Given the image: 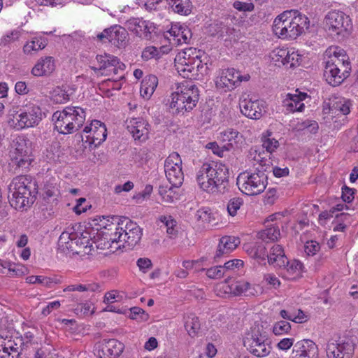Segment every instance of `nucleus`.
<instances>
[{
    "mask_svg": "<svg viewBox=\"0 0 358 358\" xmlns=\"http://www.w3.org/2000/svg\"><path fill=\"white\" fill-rule=\"evenodd\" d=\"M229 168L222 163H204L196 173V181L201 189L208 193L228 191Z\"/></svg>",
    "mask_w": 358,
    "mask_h": 358,
    "instance_id": "f257e3e1",
    "label": "nucleus"
},
{
    "mask_svg": "<svg viewBox=\"0 0 358 358\" xmlns=\"http://www.w3.org/2000/svg\"><path fill=\"white\" fill-rule=\"evenodd\" d=\"M38 194V185L30 176L15 177L8 187V199L12 207L17 210L32 205Z\"/></svg>",
    "mask_w": 358,
    "mask_h": 358,
    "instance_id": "f03ea898",
    "label": "nucleus"
},
{
    "mask_svg": "<svg viewBox=\"0 0 358 358\" xmlns=\"http://www.w3.org/2000/svg\"><path fill=\"white\" fill-rule=\"evenodd\" d=\"M329 59L326 62L324 78L331 86L340 85L351 71V65L345 51L338 47H331L326 51Z\"/></svg>",
    "mask_w": 358,
    "mask_h": 358,
    "instance_id": "7ed1b4c3",
    "label": "nucleus"
},
{
    "mask_svg": "<svg viewBox=\"0 0 358 358\" xmlns=\"http://www.w3.org/2000/svg\"><path fill=\"white\" fill-rule=\"evenodd\" d=\"M309 22L298 10H287L275 19L273 31L280 38L295 39L308 28Z\"/></svg>",
    "mask_w": 358,
    "mask_h": 358,
    "instance_id": "20e7f679",
    "label": "nucleus"
},
{
    "mask_svg": "<svg viewBox=\"0 0 358 358\" xmlns=\"http://www.w3.org/2000/svg\"><path fill=\"white\" fill-rule=\"evenodd\" d=\"M85 111L80 107H66L52 115L55 129L62 134H70L79 130L85 121Z\"/></svg>",
    "mask_w": 358,
    "mask_h": 358,
    "instance_id": "39448f33",
    "label": "nucleus"
},
{
    "mask_svg": "<svg viewBox=\"0 0 358 358\" xmlns=\"http://www.w3.org/2000/svg\"><path fill=\"white\" fill-rule=\"evenodd\" d=\"M170 108L173 113L184 115L192 110L199 100V90L194 85H187L178 88L171 94Z\"/></svg>",
    "mask_w": 358,
    "mask_h": 358,
    "instance_id": "423d86ee",
    "label": "nucleus"
},
{
    "mask_svg": "<svg viewBox=\"0 0 358 358\" xmlns=\"http://www.w3.org/2000/svg\"><path fill=\"white\" fill-rule=\"evenodd\" d=\"M244 345L252 355L257 357L268 356L272 350L268 334L259 323H255L250 328L244 341Z\"/></svg>",
    "mask_w": 358,
    "mask_h": 358,
    "instance_id": "0eeeda50",
    "label": "nucleus"
},
{
    "mask_svg": "<svg viewBox=\"0 0 358 358\" xmlns=\"http://www.w3.org/2000/svg\"><path fill=\"white\" fill-rule=\"evenodd\" d=\"M9 166L15 172L27 171L34 160L29 141L19 138L9 151Z\"/></svg>",
    "mask_w": 358,
    "mask_h": 358,
    "instance_id": "6e6552de",
    "label": "nucleus"
},
{
    "mask_svg": "<svg viewBox=\"0 0 358 358\" xmlns=\"http://www.w3.org/2000/svg\"><path fill=\"white\" fill-rule=\"evenodd\" d=\"M268 177L262 171L259 173H241L237 179L236 185L240 191L248 196L257 195L264 191L268 184Z\"/></svg>",
    "mask_w": 358,
    "mask_h": 358,
    "instance_id": "1a4fd4ad",
    "label": "nucleus"
},
{
    "mask_svg": "<svg viewBox=\"0 0 358 358\" xmlns=\"http://www.w3.org/2000/svg\"><path fill=\"white\" fill-rule=\"evenodd\" d=\"M42 120V111L41 108L34 103L26 105L13 116V118L8 120L10 127L17 130L34 127Z\"/></svg>",
    "mask_w": 358,
    "mask_h": 358,
    "instance_id": "9d476101",
    "label": "nucleus"
},
{
    "mask_svg": "<svg viewBox=\"0 0 358 358\" xmlns=\"http://www.w3.org/2000/svg\"><path fill=\"white\" fill-rule=\"evenodd\" d=\"M324 21L330 34L338 38L348 36L352 27L350 17L340 10L329 12L325 16Z\"/></svg>",
    "mask_w": 358,
    "mask_h": 358,
    "instance_id": "9b49d317",
    "label": "nucleus"
},
{
    "mask_svg": "<svg viewBox=\"0 0 358 358\" xmlns=\"http://www.w3.org/2000/svg\"><path fill=\"white\" fill-rule=\"evenodd\" d=\"M250 78L249 74L242 76L234 68L223 69L215 79V86L217 89L225 92H229L238 87L243 81H248Z\"/></svg>",
    "mask_w": 358,
    "mask_h": 358,
    "instance_id": "f8f14e48",
    "label": "nucleus"
},
{
    "mask_svg": "<svg viewBox=\"0 0 358 358\" xmlns=\"http://www.w3.org/2000/svg\"><path fill=\"white\" fill-rule=\"evenodd\" d=\"M164 171L166 176L171 185L179 187L184 180L182 171V159L178 152H173L165 160Z\"/></svg>",
    "mask_w": 358,
    "mask_h": 358,
    "instance_id": "ddd939ff",
    "label": "nucleus"
},
{
    "mask_svg": "<svg viewBox=\"0 0 358 358\" xmlns=\"http://www.w3.org/2000/svg\"><path fill=\"white\" fill-rule=\"evenodd\" d=\"M124 349V345L117 339H103L94 345V354L98 358H117Z\"/></svg>",
    "mask_w": 358,
    "mask_h": 358,
    "instance_id": "4468645a",
    "label": "nucleus"
},
{
    "mask_svg": "<svg viewBox=\"0 0 358 358\" xmlns=\"http://www.w3.org/2000/svg\"><path fill=\"white\" fill-rule=\"evenodd\" d=\"M97 38L103 43L110 42L119 48H124L128 42V32L125 28L115 24L97 34Z\"/></svg>",
    "mask_w": 358,
    "mask_h": 358,
    "instance_id": "2eb2a0df",
    "label": "nucleus"
},
{
    "mask_svg": "<svg viewBox=\"0 0 358 358\" xmlns=\"http://www.w3.org/2000/svg\"><path fill=\"white\" fill-rule=\"evenodd\" d=\"M355 344L350 339L337 343L329 341L327 344V356L328 358H352L354 355Z\"/></svg>",
    "mask_w": 358,
    "mask_h": 358,
    "instance_id": "dca6fc26",
    "label": "nucleus"
},
{
    "mask_svg": "<svg viewBox=\"0 0 358 358\" xmlns=\"http://www.w3.org/2000/svg\"><path fill=\"white\" fill-rule=\"evenodd\" d=\"M239 106L242 114L252 120L260 119L266 112L265 102L262 100L241 99Z\"/></svg>",
    "mask_w": 358,
    "mask_h": 358,
    "instance_id": "f3484780",
    "label": "nucleus"
},
{
    "mask_svg": "<svg viewBox=\"0 0 358 358\" xmlns=\"http://www.w3.org/2000/svg\"><path fill=\"white\" fill-rule=\"evenodd\" d=\"M126 25L127 28L136 36L146 40L151 39V34L155 29L154 23L138 17L129 19L126 22Z\"/></svg>",
    "mask_w": 358,
    "mask_h": 358,
    "instance_id": "a211bd4d",
    "label": "nucleus"
},
{
    "mask_svg": "<svg viewBox=\"0 0 358 358\" xmlns=\"http://www.w3.org/2000/svg\"><path fill=\"white\" fill-rule=\"evenodd\" d=\"M293 358H319L317 345L311 340L296 342L292 350Z\"/></svg>",
    "mask_w": 358,
    "mask_h": 358,
    "instance_id": "6ab92c4d",
    "label": "nucleus"
},
{
    "mask_svg": "<svg viewBox=\"0 0 358 358\" xmlns=\"http://www.w3.org/2000/svg\"><path fill=\"white\" fill-rule=\"evenodd\" d=\"M96 59L99 65H100V69L106 71V73L102 72L101 75H110L108 72L110 71L109 70L110 67H113L112 71L114 74H117L119 70L124 71L126 67L117 57L110 54L98 55L96 57Z\"/></svg>",
    "mask_w": 358,
    "mask_h": 358,
    "instance_id": "aec40b11",
    "label": "nucleus"
},
{
    "mask_svg": "<svg viewBox=\"0 0 358 358\" xmlns=\"http://www.w3.org/2000/svg\"><path fill=\"white\" fill-rule=\"evenodd\" d=\"M92 127L98 128V130L93 131L92 135L87 136V139L90 144H94L95 146L99 145L107 137V130L103 123L99 120L92 121L90 125L85 126L83 131L88 134L92 131Z\"/></svg>",
    "mask_w": 358,
    "mask_h": 358,
    "instance_id": "412c9836",
    "label": "nucleus"
},
{
    "mask_svg": "<svg viewBox=\"0 0 358 358\" xmlns=\"http://www.w3.org/2000/svg\"><path fill=\"white\" fill-rule=\"evenodd\" d=\"M148 123L142 118H133L127 126L129 131L135 139L141 141L148 138Z\"/></svg>",
    "mask_w": 358,
    "mask_h": 358,
    "instance_id": "4be33fe9",
    "label": "nucleus"
},
{
    "mask_svg": "<svg viewBox=\"0 0 358 358\" xmlns=\"http://www.w3.org/2000/svg\"><path fill=\"white\" fill-rule=\"evenodd\" d=\"M55 69L53 57H45L38 60L32 68L31 73L34 76H46L50 75Z\"/></svg>",
    "mask_w": 358,
    "mask_h": 358,
    "instance_id": "5701e85b",
    "label": "nucleus"
},
{
    "mask_svg": "<svg viewBox=\"0 0 358 358\" xmlns=\"http://www.w3.org/2000/svg\"><path fill=\"white\" fill-rule=\"evenodd\" d=\"M307 96V94L303 92H299L298 94L288 93L283 101V106L286 107L288 112H301L304 108V103H302V101Z\"/></svg>",
    "mask_w": 358,
    "mask_h": 358,
    "instance_id": "b1692460",
    "label": "nucleus"
},
{
    "mask_svg": "<svg viewBox=\"0 0 358 358\" xmlns=\"http://www.w3.org/2000/svg\"><path fill=\"white\" fill-rule=\"evenodd\" d=\"M193 58H186L185 55L180 54L176 56L175 59L176 67L178 72L183 78H192L195 74L194 73V66L192 64Z\"/></svg>",
    "mask_w": 358,
    "mask_h": 358,
    "instance_id": "393cba45",
    "label": "nucleus"
},
{
    "mask_svg": "<svg viewBox=\"0 0 358 358\" xmlns=\"http://www.w3.org/2000/svg\"><path fill=\"white\" fill-rule=\"evenodd\" d=\"M92 241V236L89 231H84L80 234V236L74 239L72 242L76 246V250H69L73 253L77 255L80 254H90L93 247V243Z\"/></svg>",
    "mask_w": 358,
    "mask_h": 358,
    "instance_id": "a878e982",
    "label": "nucleus"
},
{
    "mask_svg": "<svg viewBox=\"0 0 358 358\" xmlns=\"http://www.w3.org/2000/svg\"><path fill=\"white\" fill-rule=\"evenodd\" d=\"M245 250L247 253L253 259H257L259 263L265 262L266 259L268 261V254L266 251L264 243L262 242H256L254 245H245Z\"/></svg>",
    "mask_w": 358,
    "mask_h": 358,
    "instance_id": "bb28decb",
    "label": "nucleus"
},
{
    "mask_svg": "<svg viewBox=\"0 0 358 358\" xmlns=\"http://www.w3.org/2000/svg\"><path fill=\"white\" fill-rule=\"evenodd\" d=\"M280 236V229L277 223L266 224V229L258 232L257 235L258 239L266 243L278 241Z\"/></svg>",
    "mask_w": 358,
    "mask_h": 358,
    "instance_id": "cd10ccee",
    "label": "nucleus"
},
{
    "mask_svg": "<svg viewBox=\"0 0 358 358\" xmlns=\"http://www.w3.org/2000/svg\"><path fill=\"white\" fill-rule=\"evenodd\" d=\"M76 238H78V234L75 232L74 229L71 227L62 233L59 238L58 245L64 251L67 250L69 252V250H76V246L72 242L74 239H76Z\"/></svg>",
    "mask_w": 358,
    "mask_h": 358,
    "instance_id": "c85d7f7f",
    "label": "nucleus"
},
{
    "mask_svg": "<svg viewBox=\"0 0 358 358\" xmlns=\"http://www.w3.org/2000/svg\"><path fill=\"white\" fill-rule=\"evenodd\" d=\"M158 85V78L155 75L147 76L142 81L140 88L141 95L149 99L153 94Z\"/></svg>",
    "mask_w": 358,
    "mask_h": 358,
    "instance_id": "c756f323",
    "label": "nucleus"
},
{
    "mask_svg": "<svg viewBox=\"0 0 358 358\" xmlns=\"http://www.w3.org/2000/svg\"><path fill=\"white\" fill-rule=\"evenodd\" d=\"M174 13L188 15L192 12V3L190 0H166Z\"/></svg>",
    "mask_w": 358,
    "mask_h": 358,
    "instance_id": "7c9ffc66",
    "label": "nucleus"
},
{
    "mask_svg": "<svg viewBox=\"0 0 358 358\" xmlns=\"http://www.w3.org/2000/svg\"><path fill=\"white\" fill-rule=\"evenodd\" d=\"M108 226L109 228L107 229V231H102L103 238L107 239L112 246L115 243L117 245L119 243H122V246L125 248L126 245L124 244L122 232L117 229V224L113 222Z\"/></svg>",
    "mask_w": 358,
    "mask_h": 358,
    "instance_id": "2f4dec72",
    "label": "nucleus"
},
{
    "mask_svg": "<svg viewBox=\"0 0 358 358\" xmlns=\"http://www.w3.org/2000/svg\"><path fill=\"white\" fill-rule=\"evenodd\" d=\"M167 52L168 50L166 46H160L159 48H157L155 46L150 45L147 46L143 49L141 57L145 61H148L152 59L157 60Z\"/></svg>",
    "mask_w": 358,
    "mask_h": 358,
    "instance_id": "473e14b6",
    "label": "nucleus"
},
{
    "mask_svg": "<svg viewBox=\"0 0 358 358\" xmlns=\"http://www.w3.org/2000/svg\"><path fill=\"white\" fill-rule=\"evenodd\" d=\"M113 221L117 222V229L122 232V236L127 234V232H131L138 226L136 222H134L128 217H122V219L117 217H113Z\"/></svg>",
    "mask_w": 358,
    "mask_h": 358,
    "instance_id": "72a5a7b5",
    "label": "nucleus"
},
{
    "mask_svg": "<svg viewBox=\"0 0 358 358\" xmlns=\"http://www.w3.org/2000/svg\"><path fill=\"white\" fill-rule=\"evenodd\" d=\"M142 234V229L139 226L132 231L124 234L123 241L124 245L128 246L129 249L133 248L141 241Z\"/></svg>",
    "mask_w": 358,
    "mask_h": 358,
    "instance_id": "f704fd0d",
    "label": "nucleus"
},
{
    "mask_svg": "<svg viewBox=\"0 0 358 358\" xmlns=\"http://www.w3.org/2000/svg\"><path fill=\"white\" fill-rule=\"evenodd\" d=\"M185 319V327L188 334L191 337L195 336L200 329L199 317H196L194 314L191 313L188 315Z\"/></svg>",
    "mask_w": 358,
    "mask_h": 358,
    "instance_id": "c9c22d12",
    "label": "nucleus"
},
{
    "mask_svg": "<svg viewBox=\"0 0 358 358\" xmlns=\"http://www.w3.org/2000/svg\"><path fill=\"white\" fill-rule=\"evenodd\" d=\"M196 217L198 221L204 224L213 226L215 224V218L210 208L203 207L199 209L196 213Z\"/></svg>",
    "mask_w": 358,
    "mask_h": 358,
    "instance_id": "e433bc0d",
    "label": "nucleus"
},
{
    "mask_svg": "<svg viewBox=\"0 0 358 358\" xmlns=\"http://www.w3.org/2000/svg\"><path fill=\"white\" fill-rule=\"evenodd\" d=\"M43 199H49L50 198L57 196L59 194V187L55 178H50L47 180L43 188Z\"/></svg>",
    "mask_w": 358,
    "mask_h": 358,
    "instance_id": "4c0bfd02",
    "label": "nucleus"
},
{
    "mask_svg": "<svg viewBox=\"0 0 358 358\" xmlns=\"http://www.w3.org/2000/svg\"><path fill=\"white\" fill-rule=\"evenodd\" d=\"M93 244H95L96 248L101 250L110 249V251H113V249H117L120 248L121 245H118L117 246L113 247L111 244L108 242L107 239L103 238V232L99 231L97 232V236H92V241Z\"/></svg>",
    "mask_w": 358,
    "mask_h": 358,
    "instance_id": "58836bf2",
    "label": "nucleus"
},
{
    "mask_svg": "<svg viewBox=\"0 0 358 358\" xmlns=\"http://www.w3.org/2000/svg\"><path fill=\"white\" fill-rule=\"evenodd\" d=\"M239 133L233 129H228L220 134V138L222 141H228L229 143L224 145L223 148L226 150H230L233 146V141L236 143V139L238 138Z\"/></svg>",
    "mask_w": 358,
    "mask_h": 358,
    "instance_id": "ea45409f",
    "label": "nucleus"
},
{
    "mask_svg": "<svg viewBox=\"0 0 358 358\" xmlns=\"http://www.w3.org/2000/svg\"><path fill=\"white\" fill-rule=\"evenodd\" d=\"M220 244L229 253L232 252L240 244V240L235 236H223L220 240Z\"/></svg>",
    "mask_w": 358,
    "mask_h": 358,
    "instance_id": "a19ab883",
    "label": "nucleus"
},
{
    "mask_svg": "<svg viewBox=\"0 0 358 358\" xmlns=\"http://www.w3.org/2000/svg\"><path fill=\"white\" fill-rule=\"evenodd\" d=\"M243 203V199L241 197L231 198L227 203V210L229 215L231 217L236 216L238 213V210Z\"/></svg>",
    "mask_w": 358,
    "mask_h": 358,
    "instance_id": "79ce46f5",
    "label": "nucleus"
},
{
    "mask_svg": "<svg viewBox=\"0 0 358 358\" xmlns=\"http://www.w3.org/2000/svg\"><path fill=\"white\" fill-rule=\"evenodd\" d=\"M51 99L55 103L62 104L69 101V95L64 89L57 87L53 90Z\"/></svg>",
    "mask_w": 358,
    "mask_h": 358,
    "instance_id": "37998d69",
    "label": "nucleus"
},
{
    "mask_svg": "<svg viewBox=\"0 0 358 358\" xmlns=\"http://www.w3.org/2000/svg\"><path fill=\"white\" fill-rule=\"evenodd\" d=\"M286 56H287V49H276L272 52L271 58L274 64L280 67L285 66Z\"/></svg>",
    "mask_w": 358,
    "mask_h": 358,
    "instance_id": "c03bdc74",
    "label": "nucleus"
},
{
    "mask_svg": "<svg viewBox=\"0 0 358 358\" xmlns=\"http://www.w3.org/2000/svg\"><path fill=\"white\" fill-rule=\"evenodd\" d=\"M159 220L166 227V232L171 237L176 236L178 231L176 227V221L171 215L161 216Z\"/></svg>",
    "mask_w": 358,
    "mask_h": 358,
    "instance_id": "a18cd8bd",
    "label": "nucleus"
},
{
    "mask_svg": "<svg viewBox=\"0 0 358 358\" xmlns=\"http://www.w3.org/2000/svg\"><path fill=\"white\" fill-rule=\"evenodd\" d=\"M251 285L245 281H238L235 283H232L230 286V292L234 295H241L242 294H247V292L250 289Z\"/></svg>",
    "mask_w": 358,
    "mask_h": 358,
    "instance_id": "49530a36",
    "label": "nucleus"
},
{
    "mask_svg": "<svg viewBox=\"0 0 358 358\" xmlns=\"http://www.w3.org/2000/svg\"><path fill=\"white\" fill-rule=\"evenodd\" d=\"M254 161L257 162V164H254V166H255V172L256 173H259L260 171H262V172L265 173V172L271 169V162L269 159L262 157L260 154H259L257 157H254Z\"/></svg>",
    "mask_w": 358,
    "mask_h": 358,
    "instance_id": "de8ad7c7",
    "label": "nucleus"
},
{
    "mask_svg": "<svg viewBox=\"0 0 358 358\" xmlns=\"http://www.w3.org/2000/svg\"><path fill=\"white\" fill-rule=\"evenodd\" d=\"M301 60V56L297 52L294 51L290 52V51L287 50V56H286L284 66L287 69L294 68L299 65Z\"/></svg>",
    "mask_w": 358,
    "mask_h": 358,
    "instance_id": "09e8293b",
    "label": "nucleus"
},
{
    "mask_svg": "<svg viewBox=\"0 0 358 358\" xmlns=\"http://www.w3.org/2000/svg\"><path fill=\"white\" fill-rule=\"evenodd\" d=\"M177 37L179 43H188L192 38L191 30L187 26H179Z\"/></svg>",
    "mask_w": 358,
    "mask_h": 358,
    "instance_id": "8fccbe9b",
    "label": "nucleus"
},
{
    "mask_svg": "<svg viewBox=\"0 0 358 358\" xmlns=\"http://www.w3.org/2000/svg\"><path fill=\"white\" fill-rule=\"evenodd\" d=\"M291 329L289 322L287 321H279L275 323L273 327V332L275 336L287 334Z\"/></svg>",
    "mask_w": 358,
    "mask_h": 358,
    "instance_id": "3c124183",
    "label": "nucleus"
},
{
    "mask_svg": "<svg viewBox=\"0 0 358 358\" xmlns=\"http://www.w3.org/2000/svg\"><path fill=\"white\" fill-rule=\"evenodd\" d=\"M203 271H206V275L209 278L220 279L224 275V268L222 266H213L208 269L203 268Z\"/></svg>",
    "mask_w": 358,
    "mask_h": 358,
    "instance_id": "603ef678",
    "label": "nucleus"
},
{
    "mask_svg": "<svg viewBox=\"0 0 358 358\" xmlns=\"http://www.w3.org/2000/svg\"><path fill=\"white\" fill-rule=\"evenodd\" d=\"M173 187L171 185L168 187V185H159V194L162 197L163 200L165 202L171 203L173 201V196L172 195V188Z\"/></svg>",
    "mask_w": 358,
    "mask_h": 358,
    "instance_id": "864d4df0",
    "label": "nucleus"
},
{
    "mask_svg": "<svg viewBox=\"0 0 358 358\" xmlns=\"http://www.w3.org/2000/svg\"><path fill=\"white\" fill-rule=\"evenodd\" d=\"M288 261L289 260L285 255H283L282 256H278L277 258L272 256H268V262L269 264H273L275 266L285 268L287 264H288Z\"/></svg>",
    "mask_w": 358,
    "mask_h": 358,
    "instance_id": "5fc2aeb1",
    "label": "nucleus"
},
{
    "mask_svg": "<svg viewBox=\"0 0 358 358\" xmlns=\"http://www.w3.org/2000/svg\"><path fill=\"white\" fill-rule=\"evenodd\" d=\"M278 145V141L273 138H262V146L266 148V151L270 154H271Z\"/></svg>",
    "mask_w": 358,
    "mask_h": 358,
    "instance_id": "6e6d98bb",
    "label": "nucleus"
},
{
    "mask_svg": "<svg viewBox=\"0 0 358 358\" xmlns=\"http://www.w3.org/2000/svg\"><path fill=\"white\" fill-rule=\"evenodd\" d=\"M233 6L235 9L241 12H251L255 9V6L250 1V2L236 1H234Z\"/></svg>",
    "mask_w": 358,
    "mask_h": 358,
    "instance_id": "4d7b16f0",
    "label": "nucleus"
},
{
    "mask_svg": "<svg viewBox=\"0 0 358 358\" xmlns=\"http://www.w3.org/2000/svg\"><path fill=\"white\" fill-rule=\"evenodd\" d=\"M320 249V244L314 241H307L304 246V251L308 256L315 255Z\"/></svg>",
    "mask_w": 358,
    "mask_h": 358,
    "instance_id": "13d9d810",
    "label": "nucleus"
},
{
    "mask_svg": "<svg viewBox=\"0 0 358 358\" xmlns=\"http://www.w3.org/2000/svg\"><path fill=\"white\" fill-rule=\"evenodd\" d=\"M140 271L147 273L152 266V262L148 258H139L136 262Z\"/></svg>",
    "mask_w": 358,
    "mask_h": 358,
    "instance_id": "bf43d9fd",
    "label": "nucleus"
},
{
    "mask_svg": "<svg viewBox=\"0 0 358 358\" xmlns=\"http://www.w3.org/2000/svg\"><path fill=\"white\" fill-rule=\"evenodd\" d=\"M303 267V264L297 260H293L292 262L288 261V264L285 269L287 272L293 274L296 271H301Z\"/></svg>",
    "mask_w": 358,
    "mask_h": 358,
    "instance_id": "052dcab7",
    "label": "nucleus"
},
{
    "mask_svg": "<svg viewBox=\"0 0 358 358\" xmlns=\"http://www.w3.org/2000/svg\"><path fill=\"white\" fill-rule=\"evenodd\" d=\"M294 339L293 338H285L280 340L278 344L277 348L281 350H288L294 345Z\"/></svg>",
    "mask_w": 358,
    "mask_h": 358,
    "instance_id": "680f3d73",
    "label": "nucleus"
},
{
    "mask_svg": "<svg viewBox=\"0 0 358 358\" xmlns=\"http://www.w3.org/2000/svg\"><path fill=\"white\" fill-rule=\"evenodd\" d=\"M27 282L29 284H44L48 285L50 283V280L49 278L42 276H36V275H31L26 278Z\"/></svg>",
    "mask_w": 358,
    "mask_h": 358,
    "instance_id": "e2e57ef3",
    "label": "nucleus"
},
{
    "mask_svg": "<svg viewBox=\"0 0 358 358\" xmlns=\"http://www.w3.org/2000/svg\"><path fill=\"white\" fill-rule=\"evenodd\" d=\"M243 266V262L241 259H234L225 262L222 267L224 268V271H226L233 270L235 268H240Z\"/></svg>",
    "mask_w": 358,
    "mask_h": 358,
    "instance_id": "0e129e2a",
    "label": "nucleus"
},
{
    "mask_svg": "<svg viewBox=\"0 0 358 358\" xmlns=\"http://www.w3.org/2000/svg\"><path fill=\"white\" fill-rule=\"evenodd\" d=\"M353 189L347 186L342 187V199L345 203H350L354 199Z\"/></svg>",
    "mask_w": 358,
    "mask_h": 358,
    "instance_id": "69168bd1",
    "label": "nucleus"
},
{
    "mask_svg": "<svg viewBox=\"0 0 358 358\" xmlns=\"http://www.w3.org/2000/svg\"><path fill=\"white\" fill-rule=\"evenodd\" d=\"M85 203L86 199L85 198L78 199L76 206L73 208L74 212L78 215L86 212L88 205L85 204Z\"/></svg>",
    "mask_w": 358,
    "mask_h": 358,
    "instance_id": "338daca9",
    "label": "nucleus"
},
{
    "mask_svg": "<svg viewBox=\"0 0 358 358\" xmlns=\"http://www.w3.org/2000/svg\"><path fill=\"white\" fill-rule=\"evenodd\" d=\"M264 280L269 285H272L274 288H277L280 285V281L279 279L272 273L265 274Z\"/></svg>",
    "mask_w": 358,
    "mask_h": 358,
    "instance_id": "774afa93",
    "label": "nucleus"
}]
</instances>
